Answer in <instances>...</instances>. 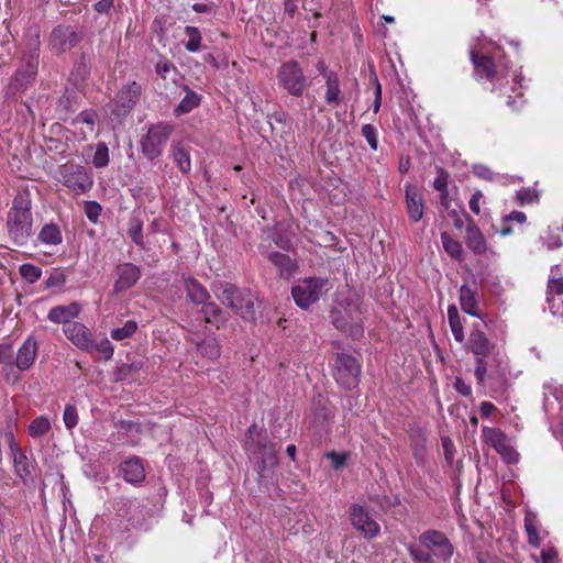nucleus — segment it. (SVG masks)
<instances>
[{"label": "nucleus", "mask_w": 563, "mask_h": 563, "mask_svg": "<svg viewBox=\"0 0 563 563\" xmlns=\"http://www.w3.org/2000/svg\"><path fill=\"white\" fill-rule=\"evenodd\" d=\"M483 192L481 190H476L471 200H470V209L475 213V214H479L481 213V207H479V202L481 200L483 199Z\"/></svg>", "instance_id": "obj_59"}, {"label": "nucleus", "mask_w": 563, "mask_h": 563, "mask_svg": "<svg viewBox=\"0 0 563 563\" xmlns=\"http://www.w3.org/2000/svg\"><path fill=\"white\" fill-rule=\"evenodd\" d=\"M460 302L462 310L465 313L472 317H479V312L477 310L476 291L467 285H462L460 288Z\"/></svg>", "instance_id": "obj_27"}, {"label": "nucleus", "mask_w": 563, "mask_h": 563, "mask_svg": "<svg viewBox=\"0 0 563 563\" xmlns=\"http://www.w3.org/2000/svg\"><path fill=\"white\" fill-rule=\"evenodd\" d=\"M334 377L342 387L351 389L357 386L361 365L355 357L344 353L338 354L334 362Z\"/></svg>", "instance_id": "obj_10"}, {"label": "nucleus", "mask_w": 563, "mask_h": 563, "mask_svg": "<svg viewBox=\"0 0 563 563\" xmlns=\"http://www.w3.org/2000/svg\"><path fill=\"white\" fill-rule=\"evenodd\" d=\"M563 296V278L552 277L548 283V297H562Z\"/></svg>", "instance_id": "obj_50"}, {"label": "nucleus", "mask_w": 563, "mask_h": 563, "mask_svg": "<svg viewBox=\"0 0 563 563\" xmlns=\"http://www.w3.org/2000/svg\"><path fill=\"white\" fill-rule=\"evenodd\" d=\"M172 157L181 173L187 174L190 172V155L183 144H175L172 146Z\"/></svg>", "instance_id": "obj_31"}, {"label": "nucleus", "mask_w": 563, "mask_h": 563, "mask_svg": "<svg viewBox=\"0 0 563 563\" xmlns=\"http://www.w3.org/2000/svg\"><path fill=\"white\" fill-rule=\"evenodd\" d=\"M375 80H376V88H375V99H374V103H373V110L375 113H377L379 111V108L382 104V87H380V84L378 82V79L375 78Z\"/></svg>", "instance_id": "obj_61"}, {"label": "nucleus", "mask_w": 563, "mask_h": 563, "mask_svg": "<svg viewBox=\"0 0 563 563\" xmlns=\"http://www.w3.org/2000/svg\"><path fill=\"white\" fill-rule=\"evenodd\" d=\"M473 173L478 178L489 181L494 180L496 176V174L488 166L483 164H475L473 166Z\"/></svg>", "instance_id": "obj_52"}, {"label": "nucleus", "mask_w": 563, "mask_h": 563, "mask_svg": "<svg viewBox=\"0 0 563 563\" xmlns=\"http://www.w3.org/2000/svg\"><path fill=\"white\" fill-rule=\"evenodd\" d=\"M142 230H143L142 221L137 218H132L129 223L128 234L137 246L144 245Z\"/></svg>", "instance_id": "obj_44"}, {"label": "nucleus", "mask_w": 563, "mask_h": 563, "mask_svg": "<svg viewBox=\"0 0 563 563\" xmlns=\"http://www.w3.org/2000/svg\"><path fill=\"white\" fill-rule=\"evenodd\" d=\"M52 430V421L47 416H38L34 418L29 427L27 433L34 440H40L48 434Z\"/></svg>", "instance_id": "obj_29"}, {"label": "nucleus", "mask_w": 563, "mask_h": 563, "mask_svg": "<svg viewBox=\"0 0 563 563\" xmlns=\"http://www.w3.org/2000/svg\"><path fill=\"white\" fill-rule=\"evenodd\" d=\"M332 288L328 278L307 277L298 280L291 288V296L296 305L307 310Z\"/></svg>", "instance_id": "obj_4"}, {"label": "nucleus", "mask_w": 563, "mask_h": 563, "mask_svg": "<svg viewBox=\"0 0 563 563\" xmlns=\"http://www.w3.org/2000/svg\"><path fill=\"white\" fill-rule=\"evenodd\" d=\"M454 387L459 394L468 397L472 395V387L462 377L457 376L454 380Z\"/></svg>", "instance_id": "obj_55"}, {"label": "nucleus", "mask_w": 563, "mask_h": 563, "mask_svg": "<svg viewBox=\"0 0 563 563\" xmlns=\"http://www.w3.org/2000/svg\"><path fill=\"white\" fill-rule=\"evenodd\" d=\"M97 113L93 110H84L70 122L75 130H79L78 135L80 139L86 140L88 135L95 131L97 122Z\"/></svg>", "instance_id": "obj_24"}, {"label": "nucleus", "mask_w": 563, "mask_h": 563, "mask_svg": "<svg viewBox=\"0 0 563 563\" xmlns=\"http://www.w3.org/2000/svg\"><path fill=\"white\" fill-rule=\"evenodd\" d=\"M249 450L258 459V474L260 477L267 476V473L277 465V451L275 445L269 442L266 434L257 431L256 426L249 428Z\"/></svg>", "instance_id": "obj_5"}, {"label": "nucleus", "mask_w": 563, "mask_h": 563, "mask_svg": "<svg viewBox=\"0 0 563 563\" xmlns=\"http://www.w3.org/2000/svg\"><path fill=\"white\" fill-rule=\"evenodd\" d=\"M470 349L476 356V367L474 375L477 384L483 385L486 376H493L489 371L493 362L499 361V354L495 353V345L489 342L486 334L482 331L475 330L470 335Z\"/></svg>", "instance_id": "obj_3"}, {"label": "nucleus", "mask_w": 563, "mask_h": 563, "mask_svg": "<svg viewBox=\"0 0 563 563\" xmlns=\"http://www.w3.org/2000/svg\"><path fill=\"white\" fill-rule=\"evenodd\" d=\"M38 352V343L33 334H30L16 351L13 366L15 371L26 372L35 364Z\"/></svg>", "instance_id": "obj_15"}, {"label": "nucleus", "mask_w": 563, "mask_h": 563, "mask_svg": "<svg viewBox=\"0 0 563 563\" xmlns=\"http://www.w3.org/2000/svg\"><path fill=\"white\" fill-rule=\"evenodd\" d=\"M202 356L216 360L220 356L221 349L216 338L208 336L200 342H195Z\"/></svg>", "instance_id": "obj_34"}, {"label": "nucleus", "mask_w": 563, "mask_h": 563, "mask_svg": "<svg viewBox=\"0 0 563 563\" xmlns=\"http://www.w3.org/2000/svg\"><path fill=\"white\" fill-rule=\"evenodd\" d=\"M38 240L43 244L58 245L62 243V233L56 224H45L38 233Z\"/></svg>", "instance_id": "obj_36"}, {"label": "nucleus", "mask_w": 563, "mask_h": 563, "mask_svg": "<svg viewBox=\"0 0 563 563\" xmlns=\"http://www.w3.org/2000/svg\"><path fill=\"white\" fill-rule=\"evenodd\" d=\"M141 86L133 81L128 84L117 96V107L123 112H129L141 96Z\"/></svg>", "instance_id": "obj_25"}, {"label": "nucleus", "mask_w": 563, "mask_h": 563, "mask_svg": "<svg viewBox=\"0 0 563 563\" xmlns=\"http://www.w3.org/2000/svg\"><path fill=\"white\" fill-rule=\"evenodd\" d=\"M120 472L125 482L136 485L144 481L145 468L141 459L133 456L123 461L120 465Z\"/></svg>", "instance_id": "obj_22"}, {"label": "nucleus", "mask_w": 563, "mask_h": 563, "mask_svg": "<svg viewBox=\"0 0 563 563\" xmlns=\"http://www.w3.org/2000/svg\"><path fill=\"white\" fill-rule=\"evenodd\" d=\"M441 241L445 252L453 258H461L462 245L460 242L451 238L446 232L441 233Z\"/></svg>", "instance_id": "obj_40"}, {"label": "nucleus", "mask_w": 563, "mask_h": 563, "mask_svg": "<svg viewBox=\"0 0 563 563\" xmlns=\"http://www.w3.org/2000/svg\"><path fill=\"white\" fill-rule=\"evenodd\" d=\"M201 305V313L203 314L205 321L214 324L217 328H220V325L224 322V317L220 307L208 300Z\"/></svg>", "instance_id": "obj_32"}, {"label": "nucleus", "mask_w": 563, "mask_h": 563, "mask_svg": "<svg viewBox=\"0 0 563 563\" xmlns=\"http://www.w3.org/2000/svg\"><path fill=\"white\" fill-rule=\"evenodd\" d=\"M218 299L239 312L244 319L254 316V302L250 292L242 291L229 283H219L213 286Z\"/></svg>", "instance_id": "obj_6"}, {"label": "nucleus", "mask_w": 563, "mask_h": 563, "mask_svg": "<svg viewBox=\"0 0 563 563\" xmlns=\"http://www.w3.org/2000/svg\"><path fill=\"white\" fill-rule=\"evenodd\" d=\"M267 258L279 269L280 277L289 278L298 268L297 262L284 253L272 252L267 254Z\"/></svg>", "instance_id": "obj_26"}, {"label": "nucleus", "mask_w": 563, "mask_h": 563, "mask_svg": "<svg viewBox=\"0 0 563 563\" xmlns=\"http://www.w3.org/2000/svg\"><path fill=\"white\" fill-rule=\"evenodd\" d=\"M545 243L549 250H555L563 245L562 240L559 235H550L547 239Z\"/></svg>", "instance_id": "obj_64"}, {"label": "nucleus", "mask_w": 563, "mask_h": 563, "mask_svg": "<svg viewBox=\"0 0 563 563\" xmlns=\"http://www.w3.org/2000/svg\"><path fill=\"white\" fill-rule=\"evenodd\" d=\"M32 199L29 191H19L7 216L10 239L19 246L25 245L32 235Z\"/></svg>", "instance_id": "obj_1"}, {"label": "nucleus", "mask_w": 563, "mask_h": 563, "mask_svg": "<svg viewBox=\"0 0 563 563\" xmlns=\"http://www.w3.org/2000/svg\"><path fill=\"white\" fill-rule=\"evenodd\" d=\"M466 245L476 254H483L486 251L485 239L475 224H470L466 228Z\"/></svg>", "instance_id": "obj_30"}, {"label": "nucleus", "mask_w": 563, "mask_h": 563, "mask_svg": "<svg viewBox=\"0 0 563 563\" xmlns=\"http://www.w3.org/2000/svg\"><path fill=\"white\" fill-rule=\"evenodd\" d=\"M112 5L113 0H100L97 3H95V10L98 13H108Z\"/></svg>", "instance_id": "obj_62"}, {"label": "nucleus", "mask_w": 563, "mask_h": 563, "mask_svg": "<svg viewBox=\"0 0 563 563\" xmlns=\"http://www.w3.org/2000/svg\"><path fill=\"white\" fill-rule=\"evenodd\" d=\"M363 310L360 298L355 294L341 296L331 310L333 325L357 338L363 333Z\"/></svg>", "instance_id": "obj_2"}, {"label": "nucleus", "mask_w": 563, "mask_h": 563, "mask_svg": "<svg viewBox=\"0 0 563 563\" xmlns=\"http://www.w3.org/2000/svg\"><path fill=\"white\" fill-rule=\"evenodd\" d=\"M63 420L65 427L68 430L74 429L78 423V412L77 408L74 405H66L64 409Z\"/></svg>", "instance_id": "obj_48"}, {"label": "nucleus", "mask_w": 563, "mask_h": 563, "mask_svg": "<svg viewBox=\"0 0 563 563\" xmlns=\"http://www.w3.org/2000/svg\"><path fill=\"white\" fill-rule=\"evenodd\" d=\"M362 136L367 141L369 147L374 151L378 147L377 131L372 124H364L362 126Z\"/></svg>", "instance_id": "obj_49"}, {"label": "nucleus", "mask_w": 563, "mask_h": 563, "mask_svg": "<svg viewBox=\"0 0 563 563\" xmlns=\"http://www.w3.org/2000/svg\"><path fill=\"white\" fill-rule=\"evenodd\" d=\"M187 297L196 305L205 303L209 299L208 290L195 278L185 279Z\"/></svg>", "instance_id": "obj_28"}, {"label": "nucleus", "mask_w": 563, "mask_h": 563, "mask_svg": "<svg viewBox=\"0 0 563 563\" xmlns=\"http://www.w3.org/2000/svg\"><path fill=\"white\" fill-rule=\"evenodd\" d=\"M173 130V125L168 123L161 122L151 125L141 141V150L144 156L151 161L161 156Z\"/></svg>", "instance_id": "obj_8"}, {"label": "nucleus", "mask_w": 563, "mask_h": 563, "mask_svg": "<svg viewBox=\"0 0 563 563\" xmlns=\"http://www.w3.org/2000/svg\"><path fill=\"white\" fill-rule=\"evenodd\" d=\"M63 331L66 338L78 349L86 351L92 347V334L84 323H68L64 325Z\"/></svg>", "instance_id": "obj_19"}, {"label": "nucleus", "mask_w": 563, "mask_h": 563, "mask_svg": "<svg viewBox=\"0 0 563 563\" xmlns=\"http://www.w3.org/2000/svg\"><path fill=\"white\" fill-rule=\"evenodd\" d=\"M78 42L79 36L76 31L70 26L63 25H58L53 29L48 40L49 47L58 54L70 49L77 45Z\"/></svg>", "instance_id": "obj_16"}, {"label": "nucleus", "mask_w": 563, "mask_h": 563, "mask_svg": "<svg viewBox=\"0 0 563 563\" xmlns=\"http://www.w3.org/2000/svg\"><path fill=\"white\" fill-rule=\"evenodd\" d=\"M277 78L280 86L291 96H302L306 89V77L298 62L288 60L283 63L278 68Z\"/></svg>", "instance_id": "obj_9"}, {"label": "nucleus", "mask_w": 563, "mask_h": 563, "mask_svg": "<svg viewBox=\"0 0 563 563\" xmlns=\"http://www.w3.org/2000/svg\"><path fill=\"white\" fill-rule=\"evenodd\" d=\"M517 199L521 205L531 203L538 200V195L534 190L522 188L517 191Z\"/></svg>", "instance_id": "obj_54"}, {"label": "nucleus", "mask_w": 563, "mask_h": 563, "mask_svg": "<svg viewBox=\"0 0 563 563\" xmlns=\"http://www.w3.org/2000/svg\"><path fill=\"white\" fill-rule=\"evenodd\" d=\"M20 275L23 279H25L30 284H34L42 276V269L38 266H35L30 263L22 264L20 266Z\"/></svg>", "instance_id": "obj_45"}, {"label": "nucleus", "mask_w": 563, "mask_h": 563, "mask_svg": "<svg viewBox=\"0 0 563 563\" xmlns=\"http://www.w3.org/2000/svg\"><path fill=\"white\" fill-rule=\"evenodd\" d=\"M13 456V464L15 472L21 478H25L30 475V470L27 465V457L22 451H18L14 453H11Z\"/></svg>", "instance_id": "obj_47"}, {"label": "nucleus", "mask_w": 563, "mask_h": 563, "mask_svg": "<svg viewBox=\"0 0 563 563\" xmlns=\"http://www.w3.org/2000/svg\"><path fill=\"white\" fill-rule=\"evenodd\" d=\"M481 415L488 418L493 412L496 411V406L489 401H483L479 408Z\"/></svg>", "instance_id": "obj_63"}, {"label": "nucleus", "mask_w": 563, "mask_h": 563, "mask_svg": "<svg viewBox=\"0 0 563 563\" xmlns=\"http://www.w3.org/2000/svg\"><path fill=\"white\" fill-rule=\"evenodd\" d=\"M542 563H561L558 552L553 548H547L541 551Z\"/></svg>", "instance_id": "obj_56"}, {"label": "nucleus", "mask_w": 563, "mask_h": 563, "mask_svg": "<svg viewBox=\"0 0 563 563\" xmlns=\"http://www.w3.org/2000/svg\"><path fill=\"white\" fill-rule=\"evenodd\" d=\"M109 148L107 144L103 142L98 143L92 157V165L96 168H104L109 165Z\"/></svg>", "instance_id": "obj_42"}, {"label": "nucleus", "mask_w": 563, "mask_h": 563, "mask_svg": "<svg viewBox=\"0 0 563 563\" xmlns=\"http://www.w3.org/2000/svg\"><path fill=\"white\" fill-rule=\"evenodd\" d=\"M448 319H449V324H450V328H451L454 339L460 343L463 342L464 341V329H463V324L461 322V318H460L457 308L454 305H451L448 308Z\"/></svg>", "instance_id": "obj_35"}, {"label": "nucleus", "mask_w": 563, "mask_h": 563, "mask_svg": "<svg viewBox=\"0 0 563 563\" xmlns=\"http://www.w3.org/2000/svg\"><path fill=\"white\" fill-rule=\"evenodd\" d=\"M419 542L421 547L429 550L434 558L443 561L449 560L453 554V545L446 536L437 530L426 531L420 534Z\"/></svg>", "instance_id": "obj_13"}, {"label": "nucleus", "mask_w": 563, "mask_h": 563, "mask_svg": "<svg viewBox=\"0 0 563 563\" xmlns=\"http://www.w3.org/2000/svg\"><path fill=\"white\" fill-rule=\"evenodd\" d=\"M526 220H527V217L522 211H512L504 218L505 222L516 221L518 223H525Z\"/></svg>", "instance_id": "obj_60"}, {"label": "nucleus", "mask_w": 563, "mask_h": 563, "mask_svg": "<svg viewBox=\"0 0 563 563\" xmlns=\"http://www.w3.org/2000/svg\"><path fill=\"white\" fill-rule=\"evenodd\" d=\"M327 459H329L331 461L332 466H333L334 470H339L346 462V455L345 454H339V453H335V452L327 453Z\"/></svg>", "instance_id": "obj_57"}, {"label": "nucleus", "mask_w": 563, "mask_h": 563, "mask_svg": "<svg viewBox=\"0 0 563 563\" xmlns=\"http://www.w3.org/2000/svg\"><path fill=\"white\" fill-rule=\"evenodd\" d=\"M87 352H98L100 355L103 356L104 360H110L113 356V346L111 345L110 341L107 338H103L99 342H95L92 339V347L89 350H86Z\"/></svg>", "instance_id": "obj_46"}, {"label": "nucleus", "mask_w": 563, "mask_h": 563, "mask_svg": "<svg viewBox=\"0 0 563 563\" xmlns=\"http://www.w3.org/2000/svg\"><path fill=\"white\" fill-rule=\"evenodd\" d=\"M483 439L486 444L497 451L507 463L517 462V452L510 445L507 435L499 429L483 427Z\"/></svg>", "instance_id": "obj_14"}, {"label": "nucleus", "mask_w": 563, "mask_h": 563, "mask_svg": "<svg viewBox=\"0 0 563 563\" xmlns=\"http://www.w3.org/2000/svg\"><path fill=\"white\" fill-rule=\"evenodd\" d=\"M117 280L113 285V291L120 294L132 288L141 278L140 268L132 263L119 264L115 268Z\"/></svg>", "instance_id": "obj_18"}, {"label": "nucleus", "mask_w": 563, "mask_h": 563, "mask_svg": "<svg viewBox=\"0 0 563 563\" xmlns=\"http://www.w3.org/2000/svg\"><path fill=\"white\" fill-rule=\"evenodd\" d=\"M350 522L365 539L372 540L380 534V526L372 514L363 506L353 504L350 507Z\"/></svg>", "instance_id": "obj_11"}, {"label": "nucleus", "mask_w": 563, "mask_h": 563, "mask_svg": "<svg viewBox=\"0 0 563 563\" xmlns=\"http://www.w3.org/2000/svg\"><path fill=\"white\" fill-rule=\"evenodd\" d=\"M200 103V96L195 91L188 90L186 96L181 99L177 108L175 109L176 115H181L190 112L192 109L198 107Z\"/></svg>", "instance_id": "obj_38"}, {"label": "nucleus", "mask_w": 563, "mask_h": 563, "mask_svg": "<svg viewBox=\"0 0 563 563\" xmlns=\"http://www.w3.org/2000/svg\"><path fill=\"white\" fill-rule=\"evenodd\" d=\"M58 180L75 195H82L93 186L91 173L81 165H63L58 170Z\"/></svg>", "instance_id": "obj_7"}, {"label": "nucleus", "mask_w": 563, "mask_h": 563, "mask_svg": "<svg viewBox=\"0 0 563 563\" xmlns=\"http://www.w3.org/2000/svg\"><path fill=\"white\" fill-rule=\"evenodd\" d=\"M471 59L474 65L475 74L479 79L487 78L498 82L500 80L499 75L505 77L504 71L499 69V66H496L493 57L472 51Z\"/></svg>", "instance_id": "obj_17"}, {"label": "nucleus", "mask_w": 563, "mask_h": 563, "mask_svg": "<svg viewBox=\"0 0 563 563\" xmlns=\"http://www.w3.org/2000/svg\"><path fill=\"white\" fill-rule=\"evenodd\" d=\"M0 364L3 365L2 375L8 384L15 385L22 380L13 366V349L9 343L0 344Z\"/></svg>", "instance_id": "obj_21"}, {"label": "nucleus", "mask_w": 563, "mask_h": 563, "mask_svg": "<svg viewBox=\"0 0 563 563\" xmlns=\"http://www.w3.org/2000/svg\"><path fill=\"white\" fill-rule=\"evenodd\" d=\"M525 530L528 536L529 544L536 548L540 547L541 539L538 533L537 517L531 512H528L525 517Z\"/></svg>", "instance_id": "obj_37"}, {"label": "nucleus", "mask_w": 563, "mask_h": 563, "mask_svg": "<svg viewBox=\"0 0 563 563\" xmlns=\"http://www.w3.org/2000/svg\"><path fill=\"white\" fill-rule=\"evenodd\" d=\"M172 69H175L174 65L168 62V60H159L157 64H156V73L158 76H161L163 79L166 78L167 74L172 70Z\"/></svg>", "instance_id": "obj_58"}, {"label": "nucleus", "mask_w": 563, "mask_h": 563, "mask_svg": "<svg viewBox=\"0 0 563 563\" xmlns=\"http://www.w3.org/2000/svg\"><path fill=\"white\" fill-rule=\"evenodd\" d=\"M549 309L553 316L563 317V298L547 297Z\"/></svg>", "instance_id": "obj_53"}, {"label": "nucleus", "mask_w": 563, "mask_h": 563, "mask_svg": "<svg viewBox=\"0 0 563 563\" xmlns=\"http://www.w3.org/2000/svg\"><path fill=\"white\" fill-rule=\"evenodd\" d=\"M81 307L78 302L53 307L47 314V319L53 323H63L64 325L73 323V319L78 317Z\"/></svg>", "instance_id": "obj_23"}, {"label": "nucleus", "mask_w": 563, "mask_h": 563, "mask_svg": "<svg viewBox=\"0 0 563 563\" xmlns=\"http://www.w3.org/2000/svg\"><path fill=\"white\" fill-rule=\"evenodd\" d=\"M185 34L188 36V41L185 43V48L188 52L196 53L201 47V33L196 26H186Z\"/></svg>", "instance_id": "obj_39"}, {"label": "nucleus", "mask_w": 563, "mask_h": 563, "mask_svg": "<svg viewBox=\"0 0 563 563\" xmlns=\"http://www.w3.org/2000/svg\"><path fill=\"white\" fill-rule=\"evenodd\" d=\"M137 329V323L133 320H129L121 328H115L111 330V338L115 341H121L130 338L135 333Z\"/></svg>", "instance_id": "obj_43"}, {"label": "nucleus", "mask_w": 563, "mask_h": 563, "mask_svg": "<svg viewBox=\"0 0 563 563\" xmlns=\"http://www.w3.org/2000/svg\"><path fill=\"white\" fill-rule=\"evenodd\" d=\"M325 80V102L329 104H339L340 103V81L336 74H329Z\"/></svg>", "instance_id": "obj_33"}, {"label": "nucleus", "mask_w": 563, "mask_h": 563, "mask_svg": "<svg viewBox=\"0 0 563 563\" xmlns=\"http://www.w3.org/2000/svg\"><path fill=\"white\" fill-rule=\"evenodd\" d=\"M405 199L409 219L413 222L420 221L424 210V200L420 190L412 184H406Z\"/></svg>", "instance_id": "obj_20"}, {"label": "nucleus", "mask_w": 563, "mask_h": 563, "mask_svg": "<svg viewBox=\"0 0 563 563\" xmlns=\"http://www.w3.org/2000/svg\"><path fill=\"white\" fill-rule=\"evenodd\" d=\"M407 550L415 563H435L433 555L423 547L419 548L415 544H408Z\"/></svg>", "instance_id": "obj_41"}, {"label": "nucleus", "mask_w": 563, "mask_h": 563, "mask_svg": "<svg viewBox=\"0 0 563 563\" xmlns=\"http://www.w3.org/2000/svg\"><path fill=\"white\" fill-rule=\"evenodd\" d=\"M38 41L36 40L35 47L31 48L22 59L21 67L16 70L11 86L15 90H24L31 84L37 74L38 67Z\"/></svg>", "instance_id": "obj_12"}, {"label": "nucleus", "mask_w": 563, "mask_h": 563, "mask_svg": "<svg viewBox=\"0 0 563 563\" xmlns=\"http://www.w3.org/2000/svg\"><path fill=\"white\" fill-rule=\"evenodd\" d=\"M101 206L97 201H87L85 205V213L87 218L96 223L101 214Z\"/></svg>", "instance_id": "obj_51"}]
</instances>
